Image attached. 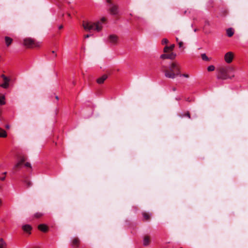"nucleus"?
Segmentation results:
<instances>
[{"label":"nucleus","mask_w":248,"mask_h":248,"mask_svg":"<svg viewBox=\"0 0 248 248\" xmlns=\"http://www.w3.org/2000/svg\"><path fill=\"white\" fill-rule=\"evenodd\" d=\"M161 70L167 78L174 79L181 76V67L176 62H171L169 65H162Z\"/></svg>","instance_id":"f257e3e1"},{"label":"nucleus","mask_w":248,"mask_h":248,"mask_svg":"<svg viewBox=\"0 0 248 248\" xmlns=\"http://www.w3.org/2000/svg\"><path fill=\"white\" fill-rule=\"evenodd\" d=\"M82 25L84 29L87 31L94 29L97 31H99L102 28L99 22L92 23L83 21Z\"/></svg>","instance_id":"f03ea898"},{"label":"nucleus","mask_w":248,"mask_h":248,"mask_svg":"<svg viewBox=\"0 0 248 248\" xmlns=\"http://www.w3.org/2000/svg\"><path fill=\"white\" fill-rule=\"evenodd\" d=\"M23 45L27 48H33L39 47V44L31 38H26L23 40Z\"/></svg>","instance_id":"7ed1b4c3"},{"label":"nucleus","mask_w":248,"mask_h":248,"mask_svg":"<svg viewBox=\"0 0 248 248\" xmlns=\"http://www.w3.org/2000/svg\"><path fill=\"white\" fill-rule=\"evenodd\" d=\"M217 70V78L224 80L229 78L227 66H220Z\"/></svg>","instance_id":"20e7f679"},{"label":"nucleus","mask_w":248,"mask_h":248,"mask_svg":"<svg viewBox=\"0 0 248 248\" xmlns=\"http://www.w3.org/2000/svg\"><path fill=\"white\" fill-rule=\"evenodd\" d=\"M119 7H118V5L116 4H112V5H110V6L108 7V11L109 12V13L111 15H116L118 14L119 13Z\"/></svg>","instance_id":"39448f33"},{"label":"nucleus","mask_w":248,"mask_h":248,"mask_svg":"<svg viewBox=\"0 0 248 248\" xmlns=\"http://www.w3.org/2000/svg\"><path fill=\"white\" fill-rule=\"evenodd\" d=\"M234 58L233 53L232 52H228L226 53L224 56V60L228 63H230L232 62Z\"/></svg>","instance_id":"423d86ee"},{"label":"nucleus","mask_w":248,"mask_h":248,"mask_svg":"<svg viewBox=\"0 0 248 248\" xmlns=\"http://www.w3.org/2000/svg\"><path fill=\"white\" fill-rule=\"evenodd\" d=\"M1 77L2 78L3 80V83L0 85V87L4 89H7L9 86L10 79L6 77L4 75L2 74L1 75Z\"/></svg>","instance_id":"0eeeda50"},{"label":"nucleus","mask_w":248,"mask_h":248,"mask_svg":"<svg viewBox=\"0 0 248 248\" xmlns=\"http://www.w3.org/2000/svg\"><path fill=\"white\" fill-rule=\"evenodd\" d=\"M176 54L173 52L169 54H163L160 56V58L162 59H168L170 60H173L175 58Z\"/></svg>","instance_id":"6e6552de"},{"label":"nucleus","mask_w":248,"mask_h":248,"mask_svg":"<svg viewBox=\"0 0 248 248\" xmlns=\"http://www.w3.org/2000/svg\"><path fill=\"white\" fill-rule=\"evenodd\" d=\"M108 39L110 43L115 45L118 42V37L116 35L111 34L108 36Z\"/></svg>","instance_id":"1a4fd4ad"},{"label":"nucleus","mask_w":248,"mask_h":248,"mask_svg":"<svg viewBox=\"0 0 248 248\" xmlns=\"http://www.w3.org/2000/svg\"><path fill=\"white\" fill-rule=\"evenodd\" d=\"M108 78V76L107 75H104L101 77L98 78L96 80V82L97 83L101 84L104 83L105 80Z\"/></svg>","instance_id":"9d476101"},{"label":"nucleus","mask_w":248,"mask_h":248,"mask_svg":"<svg viewBox=\"0 0 248 248\" xmlns=\"http://www.w3.org/2000/svg\"><path fill=\"white\" fill-rule=\"evenodd\" d=\"M38 228L40 231L44 232H46L48 231V227L44 224L39 225Z\"/></svg>","instance_id":"9b49d317"},{"label":"nucleus","mask_w":248,"mask_h":248,"mask_svg":"<svg viewBox=\"0 0 248 248\" xmlns=\"http://www.w3.org/2000/svg\"><path fill=\"white\" fill-rule=\"evenodd\" d=\"M79 244V240L78 238H75L72 241V246L75 247H78Z\"/></svg>","instance_id":"f8f14e48"},{"label":"nucleus","mask_w":248,"mask_h":248,"mask_svg":"<svg viewBox=\"0 0 248 248\" xmlns=\"http://www.w3.org/2000/svg\"><path fill=\"white\" fill-rule=\"evenodd\" d=\"M22 229L27 232H30L31 230V227L29 225H25L22 226Z\"/></svg>","instance_id":"ddd939ff"},{"label":"nucleus","mask_w":248,"mask_h":248,"mask_svg":"<svg viewBox=\"0 0 248 248\" xmlns=\"http://www.w3.org/2000/svg\"><path fill=\"white\" fill-rule=\"evenodd\" d=\"M5 41L6 46H9L12 44V43L13 42V39L9 37L6 36L5 37Z\"/></svg>","instance_id":"4468645a"},{"label":"nucleus","mask_w":248,"mask_h":248,"mask_svg":"<svg viewBox=\"0 0 248 248\" xmlns=\"http://www.w3.org/2000/svg\"><path fill=\"white\" fill-rule=\"evenodd\" d=\"M150 243V237L149 236L146 235L144 237L143 245L144 246L148 245Z\"/></svg>","instance_id":"2eb2a0df"},{"label":"nucleus","mask_w":248,"mask_h":248,"mask_svg":"<svg viewBox=\"0 0 248 248\" xmlns=\"http://www.w3.org/2000/svg\"><path fill=\"white\" fill-rule=\"evenodd\" d=\"M7 244L3 238H0V248H6Z\"/></svg>","instance_id":"dca6fc26"},{"label":"nucleus","mask_w":248,"mask_h":248,"mask_svg":"<svg viewBox=\"0 0 248 248\" xmlns=\"http://www.w3.org/2000/svg\"><path fill=\"white\" fill-rule=\"evenodd\" d=\"M227 34L229 37H232L234 34V31H233V30H232V28L228 29L227 30Z\"/></svg>","instance_id":"f3484780"},{"label":"nucleus","mask_w":248,"mask_h":248,"mask_svg":"<svg viewBox=\"0 0 248 248\" xmlns=\"http://www.w3.org/2000/svg\"><path fill=\"white\" fill-rule=\"evenodd\" d=\"M7 137L6 131L0 128V137L5 138Z\"/></svg>","instance_id":"a211bd4d"},{"label":"nucleus","mask_w":248,"mask_h":248,"mask_svg":"<svg viewBox=\"0 0 248 248\" xmlns=\"http://www.w3.org/2000/svg\"><path fill=\"white\" fill-rule=\"evenodd\" d=\"M19 162L20 163H21L22 164H23L25 162V161L26 160L27 157L23 155H21V156H19Z\"/></svg>","instance_id":"6ab92c4d"},{"label":"nucleus","mask_w":248,"mask_h":248,"mask_svg":"<svg viewBox=\"0 0 248 248\" xmlns=\"http://www.w3.org/2000/svg\"><path fill=\"white\" fill-rule=\"evenodd\" d=\"M5 97L3 95L0 94V105H2L5 104V102L4 101Z\"/></svg>","instance_id":"aec40b11"},{"label":"nucleus","mask_w":248,"mask_h":248,"mask_svg":"<svg viewBox=\"0 0 248 248\" xmlns=\"http://www.w3.org/2000/svg\"><path fill=\"white\" fill-rule=\"evenodd\" d=\"M22 164L20 163L19 162H17L14 167L13 170H16L18 168H20L21 166H22Z\"/></svg>","instance_id":"412c9836"},{"label":"nucleus","mask_w":248,"mask_h":248,"mask_svg":"<svg viewBox=\"0 0 248 248\" xmlns=\"http://www.w3.org/2000/svg\"><path fill=\"white\" fill-rule=\"evenodd\" d=\"M143 217H144V219L146 220H150V215L148 213H143Z\"/></svg>","instance_id":"4be33fe9"},{"label":"nucleus","mask_w":248,"mask_h":248,"mask_svg":"<svg viewBox=\"0 0 248 248\" xmlns=\"http://www.w3.org/2000/svg\"><path fill=\"white\" fill-rule=\"evenodd\" d=\"M23 182L27 185L28 187H29L32 186V183L27 179L23 180Z\"/></svg>","instance_id":"5701e85b"},{"label":"nucleus","mask_w":248,"mask_h":248,"mask_svg":"<svg viewBox=\"0 0 248 248\" xmlns=\"http://www.w3.org/2000/svg\"><path fill=\"white\" fill-rule=\"evenodd\" d=\"M228 74L232 73L234 71V68L232 66H227Z\"/></svg>","instance_id":"b1692460"},{"label":"nucleus","mask_w":248,"mask_h":248,"mask_svg":"<svg viewBox=\"0 0 248 248\" xmlns=\"http://www.w3.org/2000/svg\"><path fill=\"white\" fill-rule=\"evenodd\" d=\"M201 57H202V59L203 60V61H209V59L207 57V56L205 54L203 53V54H202L201 55Z\"/></svg>","instance_id":"393cba45"},{"label":"nucleus","mask_w":248,"mask_h":248,"mask_svg":"<svg viewBox=\"0 0 248 248\" xmlns=\"http://www.w3.org/2000/svg\"><path fill=\"white\" fill-rule=\"evenodd\" d=\"M215 67L214 65H210L207 68V70L209 72L213 71L215 70Z\"/></svg>","instance_id":"a878e982"},{"label":"nucleus","mask_w":248,"mask_h":248,"mask_svg":"<svg viewBox=\"0 0 248 248\" xmlns=\"http://www.w3.org/2000/svg\"><path fill=\"white\" fill-rule=\"evenodd\" d=\"M107 3L108 4V6H110V5H112L114 3L113 2L112 0H106Z\"/></svg>","instance_id":"bb28decb"},{"label":"nucleus","mask_w":248,"mask_h":248,"mask_svg":"<svg viewBox=\"0 0 248 248\" xmlns=\"http://www.w3.org/2000/svg\"><path fill=\"white\" fill-rule=\"evenodd\" d=\"M169 50H170V47H169V46H166L164 48V52L165 53H167Z\"/></svg>","instance_id":"cd10ccee"},{"label":"nucleus","mask_w":248,"mask_h":248,"mask_svg":"<svg viewBox=\"0 0 248 248\" xmlns=\"http://www.w3.org/2000/svg\"><path fill=\"white\" fill-rule=\"evenodd\" d=\"M168 42H169V41L168 40V39H167L166 38H164L162 41V44H167Z\"/></svg>","instance_id":"c85d7f7f"},{"label":"nucleus","mask_w":248,"mask_h":248,"mask_svg":"<svg viewBox=\"0 0 248 248\" xmlns=\"http://www.w3.org/2000/svg\"><path fill=\"white\" fill-rule=\"evenodd\" d=\"M42 216L41 213H37L35 215V217L37 218H39Z\"/></svg>","instance_id":"c756f323"},{"label":"nucleus","mask_w":248,"mask_h":248,"mask_svg":"<svg viewBox=\"0 0 248 248\" xmlns=\"http://www.w3.org/2000/svg\"><path fill=\"white\" fill-rule=\"evenodd\" d=\"M227 13L228 12L227 10H224L221 13V15L222 16H225L227 14Z\"/></svg>","instance_id":"7c9ffc66"},{"label":"nucleus","mask_w":248,"mask_h":248,"mask_svg":"<svg viewBox=\"0 0 248 248\" xmlns=\"http://www.w3.org/2000/svg\"><path fill=\"white\" fill-rule=\"evenodd\" d=\"M183 116H186L188 117L189 118H190V114L189 112H187L186 113H185Z\"/></svg>","instance_id":"2f4dec72"},{"label":"nucleus","mask_w":248,"mask_h":248,"mask_svg":"<svg viewBox=\"0 0 248 248\" xmlns=\"http://www.w3.org/2000/svg\"><path fill=\"white\" fill-rule=\"evenodd\" d=\"M25 166L27 167L31 168V164L29 162H26L25 163Z\"/></svg>","instance_id":"473e14b6"},{"label":"nucleus","mask_w":248,"mask_h":248,"mask_svg":"<svg viewBox=\"0 0 248 248\" xmlns=\"http://www.w3.org/2000/svg\"><path fill=\"white\" fill-rule=\"evenodd\" d=\"M175 46V45L174 44L171 45L170 46H169L170 47V51L172 50Z\"/></svg>","instance_id":"72a5a7b5"},{"label":"nucleus","mask_w":248,"mask_h":248,"mask_svg":"<svg viewBox=\"0 0 248 248\" xmlns=\"http://www.w3.org/2000/svg\"><path fill=\"white\" fill-rule=\"evenodd\" d=\"M205 24L206 26H210V23L209 21L205 20Z\"/></svg>","instance_id":"f704fd0d"},{"label":"nucleus","mask_w":248,"mask_h":248,"mask_svg":"<svg viewBox=\"0 0 248 248\" xmlns=\"http://www.w3.org/2000/svg\"><path fill=\"white\" fill-rule=\"evenodd\" d=\"M182 76H183V77H185V78H188L189 77V75L188 74H184L183 75H181Z\"/></svg>","instance_id":"c9c22d12"},{"label":"nucleus","mask_w":248,"mask_h":248,"mask_svg":"<svg viewBox=\"0 0 248 248\" xmlns=\"http://www.w3.org/2000/svg\"><path fill=\"white\" fill-rule=\"evenodd\" d=\"M106 21V18L105 17H103L101 18V21L102 22H105Z\"/></svg>","instance_id":"e433bc0d"},{"label":"nucleus","mask_w":248,"mask_h":248,"mask_svg":"<svg viewBox=\"0 0 248 248\" xmlns=\"http://www.w3.org/2000/svg\"><path fill=\"white\" fill-rule=\"evenodd\" d=\"M178 44L180 47H182L183 46V43L182 42H179Z\"/></svg>","instance_id":"4c0bfd02"},{"label":"nucleus","mask_w":248,"mask_h":248,"mask_svg":"<svg viewBox=\"0 0 248 248\" xmlns=\"http://www.w3.org/2000/svg\"><path fill=\"white\" fill-rule=\"evenodd\" d=\"M90 36H91V35H90V34H86V35H85L84 36V37H85V38H89Z\"/></svg>","instance_id":"58836bf2"},{"label":"nucleus","mask_w":248,"mask_h":248,"mask_svg":"<svg viewBox=\"0 0 248 248\" xmlns=\"http://www.w3.org/2000/svg\"><path fill=\"white\" fill-rule=\"evenodd\" d=\"M52 54H55V57H56V56H57V54H55V51H53H53H52Z\"/></svg>","instance_id":"ea45409f"},{"label":"nucleus","mask_w":248,"mask_h":248,"mask_svg":"<svg viewBox=\"0 0 248 248\" xmlns=\"http://www.w3.org/2000/svg\"><path fill=\"white\" fill-rule=\"evenodd\" d=\"M2 204V200L0 199V207L1 206Z\"/></svg>","instance_id":"a19ab883"},{"label":"nucleus","mask_w":248,"mask_h":248,"mask_svg":"<svg viewBox=\"0 0 248 248\" xmlns=\"http://www.w3.org/2000/svg\"><path fill=\"white\" fill-rule=\"evenodd\" d=\"M62 28H63L62 25H61V26H59V29L60 30H61V29H62Z\"/></svg>","instance_id":"79ce46f5"},{"label":"nucleus","mask_w":248,"mask_h":248,"mask_svg":"<svg viewBox=\"0 0 248 248\" xmlns=\"http://www.w3.org/2000/svg\"><path fill=\"white\" fill-rule=\"evenodd\" d=\"M176 90V88H175V87H173V88H172V91H175Z\"/></svg>","instance_id":"37998d69"},{"label":"nucleus","mask_w":248,"mask_h":248,"mask_svg":"<svg viewBox=\"0 0 248 248\" xmlns=\"http://www.w3.org/2000/svg\"><path fill=\"white\" fill-rule=\"evenodd\" d=\"M0 179L2 181H3L5 179V177L1 178H0Z\"/></svg>","instance_id":"c03bdc74"},{"label":"nucleus","mask_w":248,"mask_h":248,"mask_svg":"<svg viewBox=\"0 0 248 248\" xmlns=\"http://www.w3.org/2000/svg\"><path fill=\"white\" fill-rule=\"evenodd\" d=\"M67 16H68L69 17H71V15H70V13H67Z\"/></svg>","instance_id":"a18cd8bd"},{"label":"nucleus","mask_w":248,"mask_h":248,"mask_svg":"<svg viewBox=\"0 0 248 248\" xmlns=\"http://www.w3.org/2000/svg\"><path fill=\"white\" fill-rule=\"evenodd\" d=\"M55 98H56V99L57 100H58V99H59V97H58V96H56L55 97Z\"/></svg>","instance_id":"49530a36"},{"label":"nucleus","mask_w":248,"mask_h":248,"mask_svg":"<svg viewBox=\"0 0 248 248\" xmlns=\"http://www.w3.org/2000/svg\"><path fill=\"white\" fill-rule=\"evenodd\" d=\"M197 31V29H195V30H194V31H195H195Z\"/></svg>","instance_id":"de8ad7c7"},{"label":"nucleus","mask_w":248,"mask_h":248,"mask_svg":"<svg viewBox=\"0 0 248 248\" xmlns=\"http://www.w3.org/2000/svg\"><path fill=\"white\" fill-rule=\"evenodd\" d=\"M176 41H178V38H176Z\"/></svg>","instance_id":"09e8293b"},{"label":"nucleus","mask_w":248,"mask_h":248,"mask_svg":"<svg viewBox=\"0 0 248 248\" xmlns=\"http://www.w3.org/2000/svg\"><path fill=\"white\" fill-rule=\"evenodd\" d=\"M75 84H76L75 82H73V84L75 85Z\"/></svg>","instance_id":"8fccbe9b"},{"label":"nucleus","mask_w":248,"mask_h":248,"mask_svg":"<svg viewBox=\"0 0 248 248\" xmlns=\"http://www.w3.org/2000/svg\"><path fill=\"white\" fill-rule=\"evenodd\" d=\"M6 174V172H4L3 174L5 175Z\"/></svg>","instance_id":"3c124183"},{"label":"nucleus","mask_w":248,"mask_h":248,"mask_svg":"<svg viewBox=\"0 0 248 248\" xmlns=\"http://www.w3.org/2000/svg\"><path fill=\"white\" fill-rule=\"evenodd\" d=\"M7 128H9V126H6Z\"/></svg>","instance_id":"603ef678"}]
</instances>
